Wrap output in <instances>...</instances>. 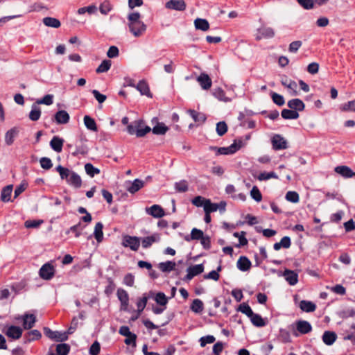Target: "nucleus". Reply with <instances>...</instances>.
I'll return each instance as SVG.
<instances>
[{
  "instance_id": "nucleus-1",
  "label": "nucleus",
  "mask_w": 355,
  "mask_h": 355,
  "mask_svg": "<svg viewBox=\"0 0 355 355\" xmlns=\"http://www.w3.org/2000/svg\"><path fill=\"white\" fill-rule=\"evenodd\" d=\"M141 15L139 12H132L128 15V26L130 31L135 37H140L146 30V24L140 19Z\"/></svg>"
},
{
  "instance_id": "nucleus-2",
  "label": "nucleus",
  "mask_w": 355,
  "mask_h": 355,
  "mask_svg": "<svg viewBox=\"0 0 355 355\" xmlns=\"http://www.w3.org/2000/svg\"><path fill=\"white\" fill-rule=\"evenodd\" d=\"M245 143L241 139H235L234 142L227 147H212L211 149L216 151L217 155H232L244 146Z\"/></svg>"
},
{
  "instance_id": "nucleus-3",
  "label": "nucleus",
  "mask_w": 355,
  "mask_h": 355,
  "mask_svg": "<svg viewBox=\"0 0 355 355\" xmlns=\"http://www.w3.org/2000/svg\"><path fill=\"white\" fill-rule=\"evenodd\" d=\"M312 331V326L308 321L299 320H297L293 327V336L297 337L300 335L309 334Z\"/></svg>"
},
{
  "instance_id": "nucleus-4",
  "label": "nucleus",
  "mask_w": 355,
  "mask_h": 355,
  "mask_svg": "<svg viewBox=\"0 0 355 355\" xmlns=\"http://www.w3.org/2000/svg\"><path fill=\"white\" fill-rule=\"evenodd\" d=\"M55 272L54 266L50 263H44L39 270L40 277L44 280H51L53 278Z\"/></svg>"
},
{
  "instance_id": "nucleus-5",
  "label": "nucleus",
  "mask_w": 355,
  "mask_h": 355,
  "mask_svg": "<svg viewBox=\"0 0 355 355\" xmlns=\"http://www.w3.org/2000/svg\"><path fill=\"white\" fill-rule=\"evenodd\" d=\"M140 238L125 235L123 238L122 245L125 248H130L132 251H137L140 246Z\"/></svg>"
},
{
  "instance_id": "nucleus-6",
  "label": "nucleus",
  "mask_w": 355,
  "mask_h": 355,
  "mask_svg": "<svg viewBox=\"0 0 355 355\" xmlns=\"http://www.w3.org/2000/svg\"><path fill=\"white\" fill-rule=\"evenodd\" d=\"M44 333L46 336L57 342L64 341L68 338V336L66 332L52 331L48 327L44 328Z\"/></svg>"
},
{
  "instance_id": "nucleus-7",
  "label": "nucleus",
  "mask_w": 355,
  "mask_h": 355,
  "mask_svg": "<svg viewBox=\"0 0 355 355\" xmlns=\"http://www.w3.org/2000/svg\"><path fill=\"white\" fill-rule=\"evenodd\" d=\"M116 296L121 303L120 310L128 311L130 300L128 292L123 288H119L116 292Z\"/></svg>"
},
{
  "instance_id": "nucleus-8",
  "label": "nucleus",
  "mask_w": 355,
  "mask_h": 355,
  "mask_svg": "<svg viewBox=\"0 0 355 355\" xmlns=\"http://www.w3.org/2000/svg\"><path fill=\"white\" fill-rule=\"evenodd\" d=\"M271 143L272 148L275 150H284L288 148L286 140L280 135H275L271 139Z\"/></svg>"
},
{
  "instance_id": "nucleus-9",
  "label": "nucleus",
  "mask_w": 355,
  "mask_h": 355,
  "mask_svg": "<svg viewBox=\"0 0 355 355\" xmlns=\"http://www.w3.org/2000/svg\"><path fill=\"white\" fill-rule=\"evenodd\" d=\"M161 240V236L159 233H153L150 236L140 238V242L144 248L147 249L153 245V243H159Z\"/></svg>"
},
{
  "instance_id": "nucleus-10",
  "label": "nucleus",
  "mask_w": 355,
  "mask_h": 355,
  "mask_svg": "<svg viewBox=\"0 0 355 355\" xmlns=\"http://www.w3.org/2000/svg\"><path fill=\"white\" fill-rule=\"evenodd\" d=\"M146 213L154 218H159L165 215L164 209L158 205H153L151 207H147L145 209Z\"/></svg>"
},
{
  "instance_id": "nucleus-11",
  "label": "nucleus",
  "mask_w": 355,
  "mask_h": 355,
  "mask_svg": "<svg viewBox=\"0 0 355 355\" xmlns=\"http://www.w3.org/2000/svg\"><path fill=\"white\" fill-rule=\"evenodd\" d=\"M144 186V182L140 179H135L133 182H126V190L132 194L135 193Z\"/></svg>"
},
{
  "instance_id": "nucleus-12",
  "label": "nucleus",
  "mask_w": 355,
  "mask_h": 355,
  "mask_svg": "<svg viewBox=\"0 0 355 355\" xmlns=\"http://www.w3.org/2000/svg\"><path fill=\"white\" fill-rule=\"evenodd\" d=\"M22 329L19 327L11 325L5 331L6 335L12 339H19L22 335Z\"/></svg>"
},
{
  "instance_id": "nucleus-13",
  "label": "nucleus",
  "mask_w": 355,
  "mask_h": 355,
  "mask_svg": "<svg viewBox=\"0 0 355 355\" xmlns=\"http://www.w3.org/2000/svg\"><path fill=\"white\" fill-rule=\"evenodd\" d=\"M204 271L203 264H197L190 266L187 268V274L186 275V279L191 280L195 276L201 274Z\"/></svg>"
},
{
  "instance_id": "nucleus-14",
  "label": "nucleus",
  "mask_w": 355,
  "mask_h": 355,
  "mask_svg": "<svg viewBox=\"0 0 355 355\" xmlns=\"http://www.w3.org/2000/svg\"><path fill=\"white\" fill-rule=\"evenodd\" d=\"M334 171L345 178H350L355 176V173L347 166H338L334 168Z\"/></svg>"
},
{
  "instance_id": "nucleus-15",
  "label": "nucleus",
  "mask_w": 355,
  "mask_h": 355,
  "mask_svg": "<svg viewBox=\"0 0 355 355\" xmlns=\"http://www.w3.org/2000/svg\"><path fill=\"white\" fill-rule=\"evenodd\" d=\"M286 281L291 286L295 285L298 282V275L293 270L286 269L282 275Z\"/></svg>"
},
{
  "instance_id": "nucleus-16",
  "label": "nucleus",
  "mask_w": 355,
  "mask_h": 355,
  "mask_svg": "<svg viewBox=\"0 0 355 355\" xmlns=\"http://www.w3.org/2000/svg\"><path fill=\"white\" fill-rule=\"evenodd\" d=\"M166 7L168 9L182 11L186 8V4L184 0H170L166 3Z\"/></svg>"
},
{
  "instance_id": "nucleus-17",
  "label": "nucleus",
  "mask_w": 355,
  "mask_h": 355,
  "mask_svg": "<svg viewBox=\"0 0 355 355\" xmlns=\"http://www.w3.org/2000/svg\"><path fill=\"white\" fill-rule=\"evenodd\" d=\"M197 81L203 89H209L212 85V82L209 76L206 73H201L197 78Z\"/></svg>"
},
{
  "instance_id": "nucleus-18",
  "label": "nucleus",
  "mask_w": 355,
  "mask_h": 355,
  "mask_svg": "<svg viewBox=\"0 0 355 355\" xmlns=\"http://www.w3.org/2000/svg\"><path fill=\"white\" fill-rule=\"evenodd\" d=\"M252 266L251 261L248 258L244 256L240 257L236 263V266L241 271L245 272L250 269Z\"/></svg>"
},
{
  "instance_id": "nucleus-19",
  "label": "nucleus",
  "mask_w": 355,
  "mask_h": 355,
  "mask_svg": "<svg viewBox=\"0 0 355 355\" xmlns=\"http://www.w3.org/2000/svg\"><path fill=\"white\" fill-rule=\"evenodd\" d=\"M149 296L144 293L143 294L142 297L139 298L137 301V314L136 315V318H137L140 314L142 313V311L144 310L148 300Z\"/></svg>"
},
{
  "instance_id": "nucleus-20",
  "label": "nucleus",
  "mask_w": 355,
  "mask_h": 355,
  "mask_svg": "<svg viewBox=\"0 0 355 355\" xmlns=\"http://www.w3.org/2000/svg\"><path fill=\"white\" fill-rule=\"evenodd\" d=\"M288 107L295 111H302L305 107L304 102L299 98L290 100L287 103Z\"/></svg>"
},
{
  "instance_id": "nucleus-21",
  "label": "nucleus",
  "mask_w": 355,
  "mask_h": 355,
  "mask_svg": "<svg viewBox=\"0 0 355 355\" xmlns=\"http://www.w3.org/2000/svg\"><path fill=\"white\" fill-rule=\"evenodd\" d=\"M64 140L58 136H54L50 141L51 148L57 153L62 150Z\"/></svg>"
},
{
  "instance_id": "nucleus-22",
  "label": "nucleus",
  "mask_w": 355,
  "mask_h": 355,
  "mask_svg": "<svg viewBox=\"0 0 355 355\" xmlns=\"http://www.w3.org/2000/svg\"><path fill=\"white\" fill-rule=\"evenodd\" d=\"M67 182L70 186L76 189H78L82 186V180L80 176L74 171L71 173V175Z\"/></svg>"
},
{
  "instance_id": "nucleus-23",
  "label": "nucleus",
  "mask_w": 355,
  "mask_h": 355,
  "mask_svg": "<svg viewBox=\"0 0 355 355\" xmlns=\"http://www.w3.org/2000/svg\"><path fill=\"white\" fill-rule=\"evenodd\" d=\"M22 320L24 329H30L34 326L36 322V317L33 314H25Z\"/></svg>"
},
{
  "instance_id": "nucleus-24",
  "label": "nucleus",
  "mask_w": 355,
  "mask_h": 355,
  "mask_svg": "<svg viewBox=\"0 0 355 355\" xmlns=\"http://www.w3.org/2000/svg\"><path fill=\"white\" fill-rule=\"evenodd\" d=\"M69 119L70 116L65 110H60L55 114V120L58 124H66Z\"/></svg>"
},
{
  "instance_id": "nucleus-25",
  "label": "nucleus",
  "mask_w": 355,
  "mask_h": 355,
  "mask_svg": "<svg viewBox=\"0 0 355 355\" xmlns=\"http://www.w3.org/2000/svg\"><path fill=\"white\" fill-rule=\"evenodd\" d=\"M337 336L334 331H326L322 335V341L327 345H331L336 341Z\"/></svg>"
},
{
  "instance_id": "nucleus-26",
  "label": "nucleus",
  "mask_w": 355,
  "mask_h": 355,
  "mask_svg": "<svg viewBox=\"0 0 355 355\" xmlns=\"http://www.w3.org/2000/svg\"><path fill=\"white\" fill-rule=\"evenodd\" d=\"M250 319L252 324L255 327H263L266 325V320L259 314L254 313Z\"/></svg>"
},
{
  "instance_id": "nucleus-27",
  "label": "nucleus",
  "mask_w": 355,
  "mask_h": 355,
  "mask_svg": "<svg viewBox=\"0 0 355 355\" xmlns=\"http://www.w3.org/2000/svg\"><path fill=\"white\" fill-rule=\"evenodd\" d=\"M300 308L305 312H313L316 309V305L311 302L306 300H302L300 302Z\"/></svg>"
},
{
  "instance_id": "nucleus-28",
  "label": "nucleus",
  "mask_w": 355,
  "mask_h": 355,
  "mask_svg": "<svg viewBox=\"0 0 355 355\" xmlns=\"http://www.w3.org/2000/svg\"><path fill=\"white\" fill-rule=\"evenodd\" d=\"M136 89L139 91L141 95H146L147 96H150V89L148 83L144 80H140L137 85H136Z\"/></svg>"
},
{
  "instance_id": "nucleus-29",
  "label": "nucleus",
  "mask_w": 355,
  "mask_h": 355,
  "mask_svg": "<svg viewBox=\"0 0 355 355\" xmlns=\"http://www.w3.org/2000/svg\"><path fill=\"white\" fill-rule=\"evenodd\" d=\"M187 112L193 119V121L196 123H203L206 120V116L205 114L201 112H198L193 110H189Z\"/></svg>"
},
{
  "instance_id": "nucleus-30",
  "label": "nucleus",
  "mask_w": 355,
  "mask_h": 355,
  "mask_svg": "<svg viewBox=\"0 0 355 355\" xmlns=\"http://www.w3.org/2000/svg\"><path fill=\"white\" fill-rule=\"evenodd\" d=\"M190 309L195 313H201L204 309V304L202 301L200 299L193 300L191 304Z\"/></svg>"
},
{
  "instance_id": "nucleus-31",
  "label": "nucleus",
  "mask_w": 355,
  "mask_h": 355,
  "mask_svg": "<svg viewBox=\"0 0 355 355\" xmlns=\"http://www.w3.org/2000/svg\"><path fill=\"white\" fill-rule=\"evenodd\" d=\"M12 185L10 184L3 188L1 193V200L3 202H9L11 198V193L12 191Z\"/></svg>"
},
{
  "instance_id": "nucleus-32",
  "label": "nucleus",
  "mask_w": 355,
  "mask_h": 355,
  "mask_svg": "<svg viewBox=\"0 0 355 355\" xmlns=\"http://www.w3.org/2000/svg\"><path fill=\"white\" fill-rule=\"evenodd\" d=\"M194 25L196 29L202 31H207L209 28V24L208 21L205 19L197 18L194 21Z\"/></svg>"
},
{
  "instance_id": "nucleus-33",
  "label": "nucleus",
  "mask_w": 355,
  "mask_h": 355,
  "mask_svg": "<svg viewBox=\"0 0 355 355\" xmlns=\"http://www.w3.org/2000/svg\"><path fill=\"white\" fill-rule=\"evenodd\" d=\"M83 121H84L85 125L86 126V128L88 130L94 131V132L97 131V130H98L97 125H96L95 120L93 118H92L91 116H89L88 115H85L84 116Z\"/></svg>"
},
{
  "instance_id": "nucleus-34",
  "label": "nucleus",
  "mask_w": 355,
  "mask_h": 355,
  "mask_svg": "<svg viewBox=\"0 0 355 355\" xmlns=\"http://www.w3.org/2000/svg\"><path fill=\"white\" fill-rule=\"evenodd\" d=\"M55 170L57 172L59 173L61 179L65 180L66 182L69 180V177L71 175V173H72L73 172V171H71L67 168H64V167L62 166L61 165L58 166L55 168Z\"/></svg>"
},
{
  "instance_id": "nucleus-35",
  "label": "nucleus",
  "mask_w": 355,
  "mask_h": 355,
  "mask_svg": "<svg viewBox=\"0 0 355 355\" xmlns=\"http://www.w3.org/2000/svg\"><path fill=\"white\" fill-rule=\"evenodd\" d=\"M40 107L37 105L33 104L29 113V119L33 121H36L40 118Z\"/></svg>"
},
{
  "instance_id": "nucleus-36",
  "label": "nucleus",
  "mask_w": 355,
  "mask_h": 355,
  "mask_svg": "<svg viewBox=\"0 0 355 355\" xmlns=\"http://www.w3.org/2000/svg\"><path fill=\"white\" fill-rule=\"evenodd\" d=\"M17 134L18 130L16 128H11L7 131L5 136V141L6 144L9 146L11 145Z\"/></svg>"
},
{
  "instance_id": "nucleus-37",
  "label": "nucleus",
  "mask_w": 355,
  "mask_h": 355,
  "mask_svg": "<svg viewBox=\"0 0 355 355\" xmlns=\"http://www.w3.org/2000/svg\"><path fill=\"white\" fill-rule=\"evenodd\" d=\"M43 23L45 26L52 28H59L61 25L60 21L54 17H46L43 19Z\"/></svg>"
},
{
  "instance_id": "nucleus-38",
  "label": "nucleus",
  "mask_w": 355,
  "mask_h": 355,
  "mask_svg": "<svg viewBox=\"0 0 355 355\" xmlns=\"http://www.w3.org/2000/svg\"><path fill=\"white\" fill-rule=\"evenodd\" d=\"M282 116L284 119H297L299 117V114L297 111L292 109H284L282 111Z\"/></svg>"
},
{
  "instance_id": "nucleus-39",
  "label": "nucleus",
  "mask_w": 355,
  "mask_h": 355,
  "mask_svg": "<svg viewBox=\"0 0 355 355\" xmlns=\"http://www.w3.org/2000/svg\"><path fill=\"white\" fill-rule=\"evenodd\" d=\"M103 225L101 222L97 223L95 225L94 236L98 242H101L103 241Z\"/></svg>"
},
{
  "instance_id": "nucleus-40",
  "label": "nucleus",
  "mask_w": 355,
  "mask_h": 355,
  "mask_svg": "<svg viewBox=\"0 0 355 355\" xmlns=\"http://www.w3.org/2000/svg\"><path fill=\"white\" fill-rule=\"evenodd\" d=\"M175 263L171 261L162 262L159 264V268L164 272H168L175 269Z\"/></svg>"
},
{
  "instance_id": "nucleus-41",
  "label": "nucleus",
  "mask_w": 355,
  "mask_h": 355,
  "mask_svg": "<svg viewBox=\"0 0 355 355\" xmlns=\"http://www.w3.org/2000/svg\"><path fill=\"white\" fill-rule=\"evenodd\" d=\"M142 125H143L142 121H138V127L137 129V137H143L147 133H148L151 131V128L149 126L145 125L144 127H143Z\"/></svg>"
},
{
  "instance_id": "nucleus-42",
  "label": "nucleus",
  "mask_w": 355,
  "mask_h": 355,
  "mask_svg": "<svg viewBox=\"0 0 355 355\" xmlns=\"http://www.w3.org/2000/svg\"><path fill=\"white\" fill-rule=\"evenodd\" d=\"M154 300L157 304L162 306H166V304H168V298L162 292H159L156 293Z\"/></svg>"
},
{
  "instance_id": "nucleus-43",
  "label": "nucleus",
  "mask_w": 355,
  "mask_h": 355,
  "mask_svg": "<svg viewBox=\"0 0 355 355\" xmlns=\"http://www.w3.org/2000/svg\"><path fill=\"white\" fill-rule=\"evenodd\" d=\"M168 130V128L163 123H158L153 127L152 131L155 135H164Z\"/></svg>"
},
{
  "instance_id": "nucleus-44",
  "label": "nucleus",
  "mask_w": 355,
  "mask_h": 355,
  "mask_svg": "<svg viewBox=\"0 0 355 355\" xmlns=\"http://www.w3.org/2000/svg\"><path fill=\"white\" fill-rule=\"evenodd\" d=\"M85 170L86 173L91 178L94 177L96 175L100 173V170L94 167L92 164L87 163L85 164Z\"/></svg>"
},
{
  "instance_id": "nucleus-45",
  "label": "nucleus",
  "mask_w": 355,
  "mask_h": 355,
  "mask_svg": "<svg viewBox=\"0 0 355 355\" xmlns=\"http://www.w3.org/2000/svg\"><path fill=\"white\" fill-rule=\"evenodd\" d=\"M41 333L36 329L31 330L25 335L26 339L28 342L38 340L41 338Z\"/></svg>"
},
{
  "instance_id": "nucleus-46",
  "label": "nucleus",
  "mask_w": 355,
  "mask_h": 355,
  "mask_svg": "<svg viewBox=\"0 0 355 355\" xmlns=\"http://www.w3.org/2000/svg\"><path fill=\"white\" fill-rule=\"evenodd\" d=\"M219 206L217 203H212L209 199L206 201L204 207L205 213L211 214V212L216 211Z\"/></svg>"
},
{
  "instance_id": "nucleus-47",
  "label": "nucleus",
  "mask_w": 355,
  "mask_h": 355,
  "mask_svg": "<svg viewBox=\"0 0 355 355\" xmlns=\"http://www.w3.org/2000/svg\"><path fill=\"white\" fill-rule=\"evenodd\" d=\"M85 226H83L81 223L79 222L78 224L71 226L67 232V234H69V232H73L74 234V236L78 238L80 236L81 231L84 229Z\"/></svg>"
},
{
  "instance_id": "nucleus-48",
  "label": "nucleus",
  "mask_w": 355,
  "mask_h": 355,
  "mask_svg": "<svg viewBox=\"0 0 355 355\" xmlns=\"http://www.w3.org/2000/svg\"><path fill=\"white\" fill-rule=\"evenodd\" d=\"M259 32L265 38H272L275 36V31L271 27H262Z\"/></svg>"
},
{
  "instance_id": "nucleus-49",
  "label": "nucleus",
  "mask_w": 355,
  "mask_h": 355,
  "mask_svg": "<svg viewBox=\"0 0 355 355\" xmlns=\"http://www.w3.org/2000/svg\"><path fill=\"white\" fill-rule=\"evenodd\" d=\"M111 64L110 60H104L97 67L96 70V73H101L107 71L110 69Z\"/></svg>"
},
{
  "instance_id": "nucleus-50",
  "label": "nucleus",
  "mask_w": 355,
  "mask_h": 355,
  "mask_svg": "<svg viewBox=\"0 0 355 355\" xmlns=\"http://www.w3.org/2000/svg\"><path fill=\"white\" fill-rule=\"evenodd\" d=\"M69 350L70 347L68 344L61 343L56 346V353L58 355H67Z\"/></svg>"
},
{
  "instance_id": "nucleus-51",
  "label": "nucleus",
  "mask_w": 355,
  "mask_h": 355,
  "mask_svg": "<svg viewBox=\"0 0 355 355\" xmlns=\"http://www.w3.org/2000/svg\"><path fill=\"white\" fill-rule=\"evenodd\" d=\"M258 180L260 181L268 180L270 178L278 179V175L275 172H262L258 175Z\"/></svg>"
},
{
  "instance_id": "nucleus-52",
  "label": "nucleus",
  "mask_w": 355,
  "mask_h": 355,
  "mask_svg": "<svg viewBox=\"0 0 355 355\" xmlns=\"http://www.w3.org/2000/svg\"><path fill=\"white\" fill-rule=\"evenodd\" d=\"M340 110L343 112H355V99L348 101L340 105Z\"/></svg>"
},
{
  "instance_id": "nucleus-53",
  "label": "nucleus",
  "mask_w": 355,
  "mask_h": 355,
  "mask_svg": "<svg viewBox=\"0 0 355 355\" xmlns=\"http://www.w3.org/2000/svg\"><path fill=\"white\" fill-rule=\"evenodd\" d=\"M238 310L241 313L245 314L248 318H250L254 312L251 307L246 303H242L239 305Z\"/></svg>"
},
{
  "instance_id": "nucleus-54",
  "label": "nucleus",
  "mask_w": 355,
  "mask_h": 355,
  "mask_svg": "<svg viewBox=\"0 0 355 355\" xmlns=\"http://www.w3.org/2000/svg\"><path fill=\"white\" fill-rule=\"evenodd\" d=\"M285 198L287 201L296 203L300 200L299 194L296 191H288L285 196Z\"/></svg>"
},
{
  "instance_id": "nucleus-55",
  "label": "nucleus",
  "mask_w": 355,
  "mask_h": 355,
  "mask_svg": "<svg viewBox=\"0 0 355 355\" xmlns=\"http://www.w3.org/2000/svg\"><path fill=\"white\" fill-rule=\"evenodd\" d=\"M175 189L178 192H186L189 189L188 183L184 180L175 182Z\"/></svg>"
},
{
  "instance_id": "nucleus-56",
  "label": "nucleus",
  "mask_w": 355,
  "mask_h": 355,
  "mask_svg": "<svg viewBox=\"0 0 355 355\" xmlns=\"http://www.w3.org/2000/svg\"><path fill=\"white\" fill-rule=\"evenodd\" d=\"M216 132L219 136L224 135L227 132V125L225 122L220 121L216 124Z\"/></svg>"
},
{
  "instance_id": "nucleus-57",
  "label": "nucleus",
  "mask_w": 355,
  "mask_h": 355,
  "mask_svg": "<svg viewBox=\"0 0 355 355\" xmlns=\"http://www.w3.org/2000/svg\"><path fill=\"white\" fill-rule=\"evenodd\" d=\"M271 98H272L274 103H275L276 105H277L279 106H282L285 103V101H284L283 96H282L279 94H277L275 92H272Z\"/></svg>"
},
{
  "instance_id": "nucleus-58",
  "label": "nucleus",
  "mask_w": 355,
  "mask_h": 355,
  "mask_svg": "<svg viewBox=\"0 0 355 355\" xmlns=\"http://www.w3.org/2000/svg\"><path fill=\"white\" fill-rule=\"evenodd\" d=\"M250 196L257 202L262 200V195L257 187L254 186L250 191Z\"/></svg>"
},
{
  "instance_id": "nucleus-59",
  "label": "nucleus",
  "mask_w": 355,
  "mask_h": 355,
  "mask_svg": "<svg viewBox=\"0 0 355 355\" xmlns=\"http://www.w3.org/2000/svg\"><path fill=\"white\" fill-rule=\"evenodd\" d=\"M28 182L25 180L22 181L19 185H18L15 190V196L14 198H16L17 196H19L21 193H23L26 188L28 187Z\"/></svg>"
},
{
  "instance_id": "nucleus-60",
  "label": "nucleus",
  "mask_w": 355,
  "mask_h": 355,
  "mask_svg": "<svg viewBox=\"0 0 355 355\" xmlns=\"http://www.w3.org/2000/svg\"><path fill=\"white\" fill-rule=\"evenodd\" d=\"M53 103V96L51 94H46L42 98L37 101V104H44L50 105Z\"/></svg>"
},
{
  "instance_id": "nucleus-61",
  "label": "nucleus",
  "mask_w": 355,
  "mask_h": 355,
  "mask_svg": "<svg viewBox=\"0 0 355 355\" xmlns=\"http://www.w3.org/2000/svg\"><path fill=\"white\" fill-rule=\"evenodd\" d=\"M42 223V220H28L25 222L24 226L26 228H37Z\"/></svg>"
},
{
  "instance_id": "nucleus-62",
  "label": "nucleus",
  "mask_w": 355,
  "mask_h": 355,
  "mask_svg": "<svg viewBox=\"0 0 355 355\" xmlns=\"http://www.w3.org/2000/svg\"><path fill=\"white\" fill-rule=\"evenodd\" d=\"M208 199H206L200 196H196L194 198L192 199L191 202L193 205L200 207H205V204L206 203V201Z\"/></svg>"
},
{
  "instance_id": "nucleus-63",
  "label": "nucleus",
  "mask_w": 355,
  "mask_h": 355,
  "mask_svg": "<svg viewBox=\"0 0 355 355\" xmlns=\"http://www.w3.org/2000/svg\"><path fill=\"white\" fill-rule=\"evenodd\" d=\"M100 12L103 15H107L112 10V5L110 1H103L99 7Z\"/></svg>"
},
{
  "instance_id": "nucleus-64",
  "label": "nucleus",
  "mask_w": 355,
  "mask_h": 355,
  "mask_svg": "<svg viewBox=\"0 0 355 355\" xmlns=\"http://www.w3.org/2000/svg\"><path fill=\"white\" fill-rule=\"evenodd\" d=\"M101 351V345L98 341H95L90 347L89 353L90 355H98Z\"/></svg>"
}]
</instances>
